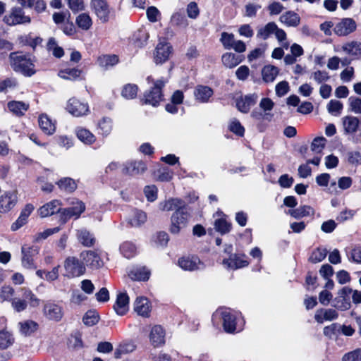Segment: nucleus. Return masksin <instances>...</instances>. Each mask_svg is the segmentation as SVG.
I'll return each instance as SVG.
<instances>
[{
    "mask_svg": "<svg viewBox=\"0 0 361 361\" xmlns=\"http://www.w3.org/2000/svg\"><path fill=\"white\" fill-rule=\"evenodd\" d=\"M9 64L16 73L25 77H31L36 73L35 58L21 51L11 52L8 56Z\"/></svg>",
    "mask_w": 361,
    "mask_h": 361,
    "instance_id": "f257e3e1",
    "label": "nucleus"
},
{
    "mask_svg": "<svg viewBox=\"0 0 361 361\" xmlns=\"http://www.w3.org/2000/svg\"><path fill=\"white\" fill-rule=\"evenodd\" d=\"M21 292L22 298H16L11 301V306L16 312L24 311L27 307V303L34 307L39 305L40 300L30 289L23 288Z\"/></svg>",
    "mask_w": 361,
    "mask_h": 361,
    "instance_id": "f03ea898",
    "label": "nucleus"
},
{
    "mask_svg": "<svg viewBox=\"0 0 361 361\" xmlns=\"http://www.w3.org/2000/svg\"><path fill=\"white\" fill-rule=\"evenodd\" d=\"M147 80L149 83L152 82L153 87L149 92H146L142 101L145 104L156 106L162 99L161 88L164 86L166 81L163 80L154 81L152 76H148Z\"/></svg>",
    "mask_w": 361,
    "mask_h": 361,
    "instance_id": "7ed1b4c3",
    "label": "nucleus"
},
{
    "mask_svg": "<svg viewBox=\"0 0 361 361\" xmlns=\"http://www.w3.org/2000/svg\"><path fill=\"white\" fill-rule=\"evenodd\" d=\"M69 207L61 211V222L64 224L71 218L78 219L85 209L84 202L77 199H73L69 202Z\"/></svg>",
    "mask_w": 361,
    "mask_h": 361,
    "instance_id": "20e7f679",
    "label": "nucleus"
},
{
    "mask_svg": "<svg viewBox=\"0 0 361 361\" xmlns=\"http://www.w3.org/2000/svg\"><path fill=\"white\" fill-rule=\"evenodd\" d=\"M190 214L186 207L182 210L174 212L171 216L169 231L172 234H178L182 229L185 228L188 223Z\"/></svg>",
    "mask_w": 361,
    "mask_h": 361,
    "instance_id": "39448f33",
    "label": "nucleus"
},
{
    "mask_svg": "<svg viewBox=\"0 0 361 361\" xmlns=\"http://www.w3.org/2000/svg\"><path fill=\"white\" fill-rule=\"evenodd\" d=\"M66 276L68 278L78 277L85 274V267L75 257H68L64 261Z\"/></svg>",
    "mask_w": 361,
    "mask_h": 361,
    "instance_id": "423d86ee",
    "label": "nucleus"
},
{
    "mask_svg": "<svg viewBox=\"0 0 361 361\" xmlns=\"http://www.w3.org/2000/svg\"><path fill=\"white\" fill-rule=\"evenodd\" d=\"M4 20L8 25H16L30 23L31 18L30 16L25 15L21 8L15 7L12 8L9 14L4 16Z\"/></svg>",
    "mask_w": 361,
    "mask_h": 361,
    "instance_id": "0eeeda50",
    "label": "nucleus"
},
{
    "mask_svg": "<svg viewBox=\"0 0 361 361\" xmlns=\"http://www.w3.org/2000/svg\"><path fill=\"white\" fill-rule=\"evenodd\" d=\"M357 29L355 20L351 18H344L334 27V33L339 37H345L354 32Z\"/></svg>",
    "mask_w": 361,
    "mask_h": 361,
    "instance_id": "6e6552de",
    "label": "nucleus"
},
{
    "mask_svg": "<svg viewBox=\"0 0 361 361\" xmlns=\"http://www.w3.org/2000/svg\"><path fill=\"white\" fill-rule=\"evenodd\" d=\"M91 8L102 23L109 21L111 11L106 0H92Z\"/></svg>",
    "mask_w": 361,
    "mask_h": 361,
    "instance_id": "1a4fd4ad",
    "label": "nucleus"
},
{
    "mask_svg": "<svg viewBox=\"0 0 361 361\" xmlns=\"http://www.w3.org/2000/svg\"><path fill=\"white\" fill-rule=\"evenodd\" d=\"M353 290L349 287H343L338 293V296L333 301V306L336 309L345 311L349 310L351 307L350 295Z\"/></svg>",
    "mask_w": 361,
    "mask_h": 361,
    "instance_id": "9d476101",
    "label": "nucleus"
},
{
    "mask_svg": "<svg viewBox=\"0 0 361 361\" xmlns=\"http://www.w3.org/2000/svg\"><path fill=\"white\" fill-rule=\"evenodd\" d=\"M178 266L185 271H194L202 270L205 264L197 256H187L180 258L178 261Z\"/></svg>",
    "mask_w": 361,
    "mask_h": 361,
    "instance_id": "9b49d317",
    "label": "nucleus"
},
{
    "mask_svg": "<svg viewBox=\"0 0 361 361\" xmlns=\"http://www.w3.org/2000/svg\"><path fill=\"white\" fill-rule=\"evenodd\" d=\"M83 264L91 269H97L103 266L99 255L94 250H85L80 255Z\"/></svg>",
    "mask_w": 361,
    "mask_h": 361,
    "instance_id": "f8f14e48",
    "label": "nucleus"
},
{
    "mask_svg": "<svg viewBox=\"0 0 361 361\" xmlns=\"http://www.w3.org/2000/svg\"><path fill=\"white\" fill-rule=\"evenodd\" d=\"M66 109L74 116H82L89 112L88 104L74 97L68 100Z\"/></svg>",
    "mask_w": 361,
    "mask_h": 361,
    "instance_id": "ddd939ff",
    "label": "nucleus"
},
{
    "mask_svg": "<svg viewBox=\"0 0 361 361\" xmlns=\"http://www.w3.org/2000/svg\"><path fill=\"white\" fill-rule=\"evenodd\" d=\"M172 51V47L167 42H159L154 53V62L157 64L166 61Z\"/></svg>",
    "mask_w": 361,
    "mask_h": 361,
    "instance_id": "4468645a",
    "label": "nucleus"
},
{
    "mask_svg": "<svg viewBox=\"0 0 361 361\" xmlns=\"http://www.w3.org/2000/svg\"><path fill=\"white\" fill-rule=\"evenodd\" d=\"M214 94V90L209 86L198 85L193 91L195 101L199 103H207Z\"/></svg>",
    "mask_w": 361,
    "mask_h": 361,
    "instance_id": "2eb2a0df",
    "label": "nucleus"
},
{
    "mask_svg": "<svg viewBox=\"0 0 361 361\" xmlns=\"http://www.w3.org/2000/svg\"><path fill=\"white\" fill-rule=\"evenodd\" d=\"M44 315L49 320L60 321L63 317L62 307L57 304L48 302L43 309Z\"/></svg>",
    "mask_w": 361,
    "mask_h": 361,
    "instance_id": "dca6fc26",
    "label": "nucleus"
},
{
    "mask_svg": "<svg viewBox=\"0 0 361 361\" xmlns=\"http://www.w3.org/2000/svg\"><path fill=\"white\" fill-rule=\"evenodd\" d=\"M258 99L256 93L242 96L236 100V107L242 113H247L251 106H254Z\"/></svg>",
    "mask_w": 361,
    "mask_h": 361,
    "instance_id": "f3484780",
    "label": "nucleus"
},
{
    "mask_svg": "<svg viewBox=\"0 0 361 361\" xmlns=\"http://www.w3.org/2000/svg\"><path fill=\"white\" fill-rule=\"evenodd\" d=\"M17 202V195L14 191L6 192L0 197V212L6 213L14 207Z\"/></svg>",
    "mask_w": 361,
    "mask_h": 361,
    "instance_id": "a211bd4d",
    "label": "nucleus"
},
{
    "mask_svg": "<svg viewBox=\"0 0 361 361\" xmlns=\"http://www.w3.org/2000/svg\"><path fill=\"white\" fill-rule=\"evenodd\" d=\"M147 170L146 164L142 161H132L127 162L123 169V173L126 175L135 176L142 174Z\"/></svg>",
    "mask_w": 361,
    "mask_h": 361,
    "instance_id": "6ab92c4d",
    "label": "nucleus"
},
{
    "mask_svg": "<svg viewBox=\"0 0 361 361\" xmlns=\"http://www.w3.org/2000/svg\"><path fill=\"white\" fill-rule=\"evenodd\" d=\"M22 252V265L26 269L35 268L33 262V255L38 252V249L35 247H29L23 245L21 249Z\"/></svg>",
    "mask_w": 361,
    "mask_h": 361,
    "instance_id": "aec40b11",
    "label": "nucleus"
},
{
    "mask_svg": "<svg viewBox=\"0 0 361 361\" xmlns=\"http://www.w3.org/2000/svg\"><path fill=\"white\" fill-rule=\"evenodd\" d=\"M61 203L59 200H51L42 206L38 209V213L39 216L42 218L53 215L57 212L61 214V211L62 210V209L61 208Z\"/></svg>",
    "mask_w": 361,
    "mask_h": 361,
    "instance_id": "412c9836",
    "label": "nucleus"
},
{
    "mask_svg": "<svg viewBox=\"0 0 361 361\" xmlns=\"http://www.w3.org/2000/svg\"><path fill=\"white\" fill-rule=\"evenodd\" d=\"M152 306L145 297H137L134 302V310L138 315L148 317L151 312Z\"/></svg>",
    "mask_w": 361,
    "mask_h": 361,
    "instance_id": "4be33fe9",
    "label": "nucleus"
},
{
    "mask_svg": "<svg viewBox=\"0 0 361 361\" xmlns=\"http://www.w3.org/2000/svg\"><path fill=\"white\" fill-rule=\"evenodd\" d=\"M245 255H233L228 259L223 260V264L228 269H237L247 267L249 264L247 260L245 259Z\"/></svg>",
    "mask_w": 361,
    "mask_h": 361,
    "instance_id": "5701e85b",
    "label": "nucleus"
},
{
    "mask_svg": "<svg viewBox=\"0 0 361 361\" xmlns=\"http://www.w3.org/2000/svg\"><path fill=\"white\" fill-rule=\"evenodd\" d=\"M338 317V313L334 309L329 308H320L318 309L314 314L315 320L319 323L322 324L325 321H332L335 320Z\"/></svg>",
    "mask_w": 361,
    "mask_h": 361,
    "instance_id": "b1692460",
    "label": "nucleus"
},
{
    "mask_svg": "<svg viewBox=\"0 0 361 361\" xmlns=\"http://www.w3.org/2000/svg\"><path fill=\"white\" fill-rule=\"evenodd\" d=\"M114 309L117 314L123 316L129 310V297L125 293L118 294Z\"/></svg>",
    "mask_w": 361,
    "mask_h": 361,
    "instance_id": "393cba45",
    "label": "nucleus"
},
{
    "mask_svg": "<svg viewBox=\"0 0 361 361\" xmlns=\"http://www.w3.org/2000/svg\"><path fill=\"white\" fill-rule=\"evenodd\" d=\"M341 49L346 54L361 59V40L348 42L342 46Z\"/></svg>",
    "mask_w": 361,
    "mask_h": 361,
    "instance_id": "a878e982",
    "label": "nucleus"
},
{
    "mask_svg": "<svg viewBox=\"0 0 361 361\" xmlns=\"http://www.w3.org/2000/svg\"><path fill=\"white\" fill-rule=\"evenodd\" d=\"M185 207V202L178 198H171L159 204L160 209L167 212L173 210H174V212H177L178 210H182Z\"/></svg>",
    "mask_w": 361,
    "mask_h": 361,
    "instance_id": "bb28decb",
    "label": "nucleus"
},
{
    "mask_svg": "<svg viewBox=\"0 0 361 361\" xmlns=\"http://www.w3.org/2000/svg\"><path fill=\"white\" fill-rule=\"evenodd\" d=\"M223 319V326L224 330L228 333H233L235 331V317L230 310L226 309L221 312Z\"/></svg>",
    "mask_w": 361,
    "mask_h": 361,
    "instance_id": "cd10ccee",
    "label": "nucleus"
},
{
    "mask_svg": "<svg viewBox=\"0 0 361 361\" xmlns=\"http://www.w3.org/2000/svg\"><path fill=\"white\" fill-rule=\"evenodd\" d=\"M33 210L34 207L32 204H26L25 208L22 210L18 219L11 225V230L17 231L23 225H25L27 223L28 216L30 215Z\"/></svg>",
    "mask_w": 361,
    "mask_h": 361,
    "instance_id": "c85d7f7f",
    "label": "nucleus"
},
{
    "mask_svg": "<svg viewBox=\"0 0 361 361\" xmlns=\"http://www.w3.org/2000/svg\"><path fill=\"white\" fill-rule=\"evenodd\" d=\"M343 126L345 134L355 133L360 125L358 118L353 116H346L342 118Z\"/></svg>",
    "mask_w": 361,
    "mask_h": 361,
    "instance_id": "c756f323",
    "label": "nucleus"
},
{
    "mask_svg": "<svg viewBox=\"0 0 361 361\" xmlns=\"http://www.w3.org/2000/svg\"><path fill=\"white\" fill-rule=\"evenodd\" d=\"M76 237L78 242L85 247H92L94 245L95 238L93 234L85 228L77 230Z\"/></svg>",
    "mask_w": 361,
    "mask_h": 361,
    "instance_id": "7c9ffc66",
    "label": "nucleus"
},
{
    "mask_svg": "<svg viewBox=\"0 0 361 361\" xmlns=\"http://www.w3.org/2000/svg\"><path fill=\"white\" fill-rule=\"evenodd\" d=\"M164 331L159 325H156L152 327L149 338L154 346H158L164 343Z\"/></svg>",
    "mask_w": 361,
    "mask_h": 361,
    "instance_id": "2f4dec72",
    "label": "nucleus"
},
{
    "mask_svg": "<svg viewBox=\"0 0 361 361\" xmlns=\"http://www.w3.org/2000/svg\"><path fill=\"white\" fill-rule=\"evenodd\" d=\"M280 21L289 27H297L300 22V18L293 11H287L280 16Z\"/></svg>",
    "mask_w": 361,
    "mask_h": 361,
    "instance_id": "473e14b6",
    "label": "nucleus"
},
{
    "mask_svg": "<svg viewBox=\"0 0 361 361\" xmlns=\"http://www.w3.org/2000/svg\"><path fill=\"white\" fill-rule=\"evenodd\" d=\"M39 126L47 135H52L56 130L55 123L44 114H42L39 117Z\"/></svg>",
    "mask_w": 361,
    "mask_h": 361,
    "instance_id": "72a5a7b5",
    "label": "nucleus"
},
{
    "mask_svg": "<svg viewBox=\"0 0 361 361\" xmlns=\"http://www.w3.org/2000/svg\"><path fill=\"white\" fill-rule=\"evenodd\" d=\"M170 24L172 27L178 29H185L188 27L189 23L184 14L176 12L171 16Z\"/></svg>",
    "mask_w": 361,
    "mask_h": 361,
    "instance_id": "f704fd0d",
    "label": "nucleus"
},
{
    "mask_svg": "<svg viewBox=\"0 0 361 361\" xmlns=\"http://www.w3.org/2000/svg\"><path fill=\"white\" fill-rule=\"evenodd\" d=\"M149 275L150 271L145 267L134 268L128 274L130 278L135 281H147Z\"/></svg>",
    "mask_w": 361,
    "mask_h": 361,
    "instance_id": "c9c22d12",
    "label": "nucleus"
},
{
    "mask_svg": "<svg viewBox=\"0 0 361 361\" xmlns=\"http://www.w3.org/2000/svg\"><path fill=\"white\" fill-rule=\"evenodd\" d=\"M135 350V345L131 341L121 343L114 352V357L116 359L121 358L123 355L130 353Z\"/></svg>",
    "mask_w": 361,
    "mask_h": 361,
    "instance_id": "e433bc0d",
    "label": "nucleus"
},
{
    "mask_svg": "<svg viewBox=\"0 0 361 361\" xmlns=\"http://www.w3.org/2000/svg\"><path fill=\"white\" fill-rule=\"evenodd\" d=\"M279 73V69L272 65L265 66L262 70V79L265 82H272Z\"/></svg>",
    "mask_w": 361,
    "mask_h": 361,
    "instance_id": "4c0bfd02",
    "label": "nucleus"
},
{
    "mask_svg": "<svg viewBox=\"0 0 361 361\" xmlns=\"http://www.w3.org/2000/svg\"><path fill=\"white\" fill-rule=\"evenodd\" d=\"M147 221L146 214L140 210L135 209L128 218V223L134 227L140 226Z\"/></svg>",
    "mask_w": 361,
    "mask_h": 361,
    "instance_id": "58836bf2",
    "label": "nucleus"
},
{
    "mask_svg": "<svg viewBox=\"0 0 361 361\" xmlns=\"http://www.w3.org/2000/svg\"><path fill=\"white\" fill-rule=\"evenodd\" d=\"M78 138L86 145H91L96 140L95 136L87 129L79 127L75 130Z\"/></svg>",
    "mask_w": 361,
    "mask_h": 361,
    "instance_id": "ea45409f",
    "label": "nucleus"
},
{
    "mask_svg": "<svg viewBox=\"0 0 361 361\" xmlns=\"http://www.w3.org/2000/svg\"><path fill=\"white\" fill-rule=\"evenodd\" d=\"M221 60L223 64L229 68L235 67L242 61L240 56L231 52L223 54Z\"/></svg>",
    "mask_w": 361,
    "mask_h": 361,
    "instance_id": "a19ab883",
    "label": "nucleus"
},
{
    "mask_svg": "<svg viewBox=\"0 0 361 361\" xmlns=\"http://www.w3.org/2000/svg\"><path fill=\"white\" fill-rule=\"evenodd\" d=\"M295 219H300L305 216H308L314 214V209L310 206H302L295 209H291L288 212Z\"/></svg>",
    "mask_w": 361,
    "mask_h": 361,
    "instance_id": "79ce46f5",
    "label": "nucleus"
},
{
    "mask_svg": "<svg viewBox=\"0 0 361 361\" xmlns=\"http://www.w3.org/2000/svg\"><path fill=\"white\" fill-rule=\"evenodd\" d=\"M29 105L23 102L12 101L8 103V109L16 116H22L28 109Z\"/></svg>",
    "mask_w": 361,
    "mask_h": 361,
    "instance_id": "37998d69",
    "label": "nucleus"
},
{
    "mask_svg": "<svg viewBox=\"0 0 361 361\" xmlns=\"http://www.w3.org/2000/svg\"><path fill=\"white\" fill-rule=\"evenodd\" d=\"M20 332L24 336H30L34 333L38 327V324L32 320H25L18 324Z\"/></svg>",
    "mask_w": 361,
    "mask_h": 361,
    "instance_id": "c03bdc74",
    "label": "nucleus"
},
{
    "mask_svg": "<svg viewBox=\"0 0 361 361\" xmlns=\"http://www.w3.org/2000/svg\"><path fill=\"white\" fill-rule=\"evenodd\" d=\"M118 62V57L115 55H102L98 57L97 63L99 66L108 68L109 67L114 66L117 64Z\"/></svg>",
    "mask_w": 361,
    "mask_h": 361,
    "instance_id": "a18cd8bd",
    "label": "nucleus"
},
{
    "mask_svg": "<svg viewBox=\"0 0 361 361\" xmlns=\"http://www.w3.org/2000/svg\"><path fill=\"white\" fill-rule=\"evenodd\" d=\"M276 24L274 22L268 23L264 27L258 29L257 33V37L267 39L272 34H274V31L276 30Z\"/></svg>",
    "mask_w": 361,
    "mask_h": 361,
    "instance_id": "49530a36",
    "label": "nucleus"
},
{
    "mask_svg": "<svg viewBox=\"0 0 361 361\" xmlns=\"http://www.w3.org/2000/svg\"><path fill=\"white\" fill-rule=\"evenodd\" d=\"M56 185L61 190L66 192H73L77 188L75 181L71 178H63L56 183Z\"/></svg>",
    "mask_w": 361,
    "mask_h": 361,
    "instance_id": "de8ad7c7",
    "label": "nucleus"
},
{
    "mask_svg": "<svg viewBox=\"0 0 361 361\" xmlns=\"http://www.w3.org/2000/svg\"><path fill=\"white\" fill-rule=\"evenodd\" d=\"M75 23L82 30H88L92 25V20L89 14L82 13L76 17Z\"/></svg>",
    "mask_w": 361,
    "mask_h": 361,
    "instance_id": "09e8293b",
    "label": "nucleus"
},
{
    "mask_svg": "<svg viewBox=\"0 0 361 361\" xmlns=\"http://www.w3.org/2000/svg\"><path fill=\"white\" fill-rule=\"evenodd\" d=\"M14 343L13 335L8 331H0V350H6Z\"/></svg>",
    "mask_w": 361,
    "mask_h": 361,
    "instance_id": "8fccbe9b",
    "label": "nucleus"
},
{
    "mask_svg": "<svg viewBox=\"0 0 361 361\" xmlns=\"http://www.w3.org/2000/svg\"><path fill=\"white\" fill-rule=\"evenodd\" d=\"M120 251L125 257L129 259L135 255L137 247L133 243L126 241L121 245Z\"/></svg>",
    "mask_w": 361,
    "mask_h": 361,
    "instance_id": "3c124183",
    "label": "nucleus"
},
{
    "mask_svg": "<svg viewBox=\"0 0 361 361\" xmlns=\"http://www.w3.org/2000/svg\"><path fill=\"white\" fill-rule=\"evenodd\" d=\"M112 121L111 118L104 117L98 123L99 133L103 136L109 135L112 130Z\"/></svg>",
    "mask_w": 361,
    "mask_h": 361,
    "instance_id": "603ef678",
    "label": "nucleus"
},
{
    "mask_svg": "<svg viewBox=\"0 0 361 361\" xmlns=\"http://www.w3.org/2000/svg\"><path fill=\"white\" fill-rule=\"evenodd\" d=\"M169 240V235L164 231L158 232L153 237L154 245L157 247H164L166 246Z\"/></svg>",
    "mask_w": 361,
    "mask_h": 361,
    "instance_id": "864d4df0",
    "label": "nucleus"
},
{
    "mask_svg": "<svg viewBox=\"0 0 361 361\" xmlns=\"http://www.w3.org/2000/svg\"><path fill=\"white\" fill-rule=\"evenodd\" d=\"M81 71L77 68H66L61 70L59 73V76L64 80H73L77 79Z\"/></svg>",
    "mask_w": 361,
    "mask_h": 361,
    "instance_id": "5fc2aeb1",
    "label": "nucleus"
},
{
    "mask_svg": "<svg viewBox=\"0 0 361 361\" xmlns=\"http://www.w3.org/2000/svg\"><path fill=\"white\" fill-rule=\"evenodd\" d=\"M137 90L138 87L136 85L127 84L124 85L121 92V94L124 98L131 99L136 97Z\"/></svg>",
    "mask_w": 361,
    "mask_h": 361,
    "instance_id": "6e6d98bb",
    "label": "nucleus"
},
{
    "mask_svg": "<svg viewBox=\"0 0 361 361\" xmlns=\"http://www.w3.org/2000/svg\"><path fill=\"white\" fill-rule=\"evenodd\" d=\"M323 333L325 336L332 338L333 337H337L340 334V324L333 323L329 326H326L324 328Z\"/></svg>",
    "mask_w": 361,
    "mask_h": 361,
    "instance_id": "4d7b16f0",
    "label": "nucleus"
},
{
    "mask_svg": "<svg viewBox=\"0 0 361 361\" xmlns=\"http://www.w3.org/2000/svg\"><path fill=\"white\" fill-rule=\"evenodd\" d=\"M99 319V314L95 310L87 311L83 317L84 324L90 326L96 324Z\"/></svg>",
    "mask_w": 361,
    "mask_h": 361,
    "instance_id": "13d9d810",
    "label": "nucleus"
},
{
    "mask_svg": "<svg viewBox=\"0 0 361 361\" xmlns=\"http://www.w3.org/2000/svg\"><path fill=\"white\" fill-rule=\"evenodd\" d=\"M214 226L216 230L221 234L228 233L231 228V224L223 218L216 219Z\"/></svg>",
    "mask_w": 361,
    "mask_h": 361,
    "instance_id": "bf43d9fd",
    "label": "nucleus"
},
{
    "mask_svg": "<svg viewBox=\"0 0 361 361\" xmlns=\"http://www.w3.org/2000/svg\"><path fill=\"white\" fill-rule=\"evenodd\" d=\"M343 107V105L342 102L335 99H331L327 105L328 111L335 116L341 114Z\"/></svg>",
    "mask_w": 361,
    "mask_h": 361,
    "instance_id": "052dcab7",
    "label": "nucleus"
},
{
    "mask_svg": "<svg viewBox=\"0 0 361 361\" xmlns=\"http://www.w3.org/2000/svg\"><path fill=\"white\" fill-rule=\"evenodd\" d=\"M326 140L324 137L314 138L311 144V150L315 153H320L324 148Z\"/></svg>",
    "mask_w": 361,
    "mask_h": 361,
    "instance_id": "680f3d73",
    "label": "nucleus"
},
{
    "mask_svg": "<svg viewBox=\"0 0 361 361\" xmlns=\"http://www.w3.org/2000/svg\"><path fill=\"white\" fill-rule=\"evenodd\" d=\"M349 110L356 114H361V98L350 97L348 99Z\"/></svg>",
    "mask_w": 361,
    "mask_h": 361,
    "instance_id": "e2e57ef3",
    "label": "nucleus"
},
{
    "mask_svg": "<svg viewBox=\"0 0 361 361\" xmlns=\"http://www.w3.org/2000/svg\"><path fill=\"white\" fill-rule=\"evenodd\" d=\"M235 39L234 35L232 33H228L223 32L221 35L220 42L222 43L224 47L226 49H231Z\"/></svg>",
    "mask_w": 361,
    "mask_h": 361,
    "instance_id": "0e129e2a",
    "label": "nucleus"
},
{
    "mask_svg": "<svg viewBox=\"0 0 361 361\" xmlns=\"http://www.w3.org/2000/svg\"><path fill=\"white\" fill-rule=\"evenodd\" d=\"M327 255L326 249L317 248L311 255L310 260L313 263H318L325 259Z\"/></svg>",
    "mask_w": 361,
    "mask_h": 361,
    "instance_id": "69168bd1",
    "label": "nucleus"
},
{
    "mask_svg": "<svg viewBox=\"0 0 361 361\" xmlns=\"http://www.w3.org/2000/svg\"><path fill=\"white\" fill-rule=\"evenodd\" d=\"M14 289L10 286H4L0 290V298L3 301H12L14 295Z\"/></svg>",
    "mask_w": 361,
    "mask_h": 361,
    "instance_id": "338daca9",
    "label": "nucleus"
},
{
    "mask_svg": "<svg viewBox=\"0 0 361 361\" xmlns=\"http://www.w3.org/2000/svg\"><path fill=\"white\" fill-rule=\"evenodd\" d=\"M342 361H361V348L345 353L342 357Z\"/></svg>",
    "mask_w": 361,
    "mask_h": 361,
    "instance_id": "774afa93",
    "label": "nucleus"
}]
</instances>
